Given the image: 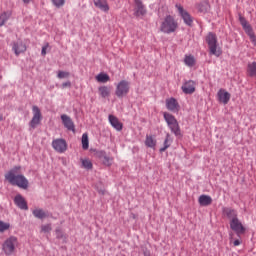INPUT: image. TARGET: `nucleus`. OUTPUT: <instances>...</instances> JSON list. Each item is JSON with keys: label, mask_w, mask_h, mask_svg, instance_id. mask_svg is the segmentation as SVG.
Instances as JSON below:
<instances>
[{"label": "nucleus", "mask_w": 256, "mask_h": 256, "mask_svg": "<svg viewBox=\"0 0 256 256\" xmlns=\"http://www.w3.org/2000/svg\"><path fill=\"white\" fill-rule=\"evenodd\" d=\"M239 21H240V24L242 25L245 33L248 35V37H250V41H252L253 44L256 45V36H255V32H253V28L251 27V24L249 22H247L245 17H243L241 15L239 16Z\"/></svg>", "instance_id": "0eeeda50"}, {"label": "nucleus", "mask_w": 256, "mask_h": 256, "mask_svg": "<svg viewBox=\"0 0 256 256\" xmlns=\"http://www.w3.org/2000/svg\"><path fill=\"white\" fill-rule=\"evenodd\" d=\"M32 214L36 219H45L47 217V213L44 212L41 208H36L32 211Z\"/></svg>", "instance_id": "c85d7f7f"}, {"label": "nucleus", "mask_w": 256, "mask_h": 256, "mask_svg": "<svg viewBox=\"0 0 256 256\" xmlns=\"http://www.w3.org/2000/svg\"><path fill=\"white\" fill-rule=\"evenodd\" d=\"M62 123L68 131H75V124L73 123V120L71 117H69L67 114L61 115Z\"/></svg>", "instance_id": "6ab92c4d"}, {"label": "nucleus", "mask_w": 256, "mask_h": 256, "mask_svg": "<svg viewBox=\"0 0 256 256\" xmlns=\"http://www.w3.org/2000/svg\"><path fill=\"white\" fill-rule=\"evenodd\" d=\"M11 224L7 222L0 221V233H5V231H8L10 229Z\"/></svg>", "instance_id": "473e14b6"}, {"label": "nucleus", "mask_w": 256, "mask_h": 256, "mask_svg": "<svg viewBox=\"0 0 256 256\" xmlns=\"http://www.w3.org/2000/svg\"><path fill=\"white\" fill-rule=\"evenodd\" d=\"M12 15H13V12L11 10L2 12L0 14V27H3V25H5V22L11 19Z\"/></svg>", "instance_id": "b1692460"}, {"label": "nucleus", "mask_w": 256, "mask_h": 256, "mask_svg": "<svg viewBox=\"0 0 256 256\" xmlns=\"http://www.w3.org/2000/svg\"><path fill=\"white\" fill-rule=\"evenodd\" d=\"M230 229H232L238 237L245 234L246 231L245 226H243V223L239 221V218L230 221Z\"/></svg>", "instance_id": "9b49d317"}, {"label": "nucleus", "mask_w": 256, "mask_h": 256, "mask_svg": "<svg viewBox=\"0 0 256 256\" xmlns=\"http://www.w3.org/2000/svg\"><path fill=\"white\" fill-rule=\"evenodd\" d=\"M134 3H135L134 15L136 17H143L147 15V8H145V5H143V2L141 0H134Z\"/></svg>", "instance_id": "f8f14e48"}, {"label": "nucleus", "mask_w": 256, "mask_h": 256, "mask_svg": "<svg viewBox=\"0 0 256 256\" xmlns=\"http://www.w3.org/2000/svg\"><path fill=\"white\" fill-rule=\"evenodd\" d=\"M82 149H84V151H87V149H89V136L87 135V133H84L82 135Z\"/></svg>", "instance_id": "7c9ffc66"}, {"label": "nucleus", "mask_w": 256, "mask_h": 256, "mask_svg": "<svg viewBox=\"0 0 256 256\" xmlns=\"http://www.w3.org/2000/svg\"><path fill=\"white\" fill-rule=\"evenodd\" d=\"M99 193H100V195H105V191H103V190H100Z\"/></svg>", "instance_id": "37998d69"}, {"label": "nucleus", "mask_w": 256, "mask_h": 256, "mask_svg": "<svg viewBox=\"0 0 256 256\" xmlns=\"http://www.w3.org/2000/svg\"><path fill=\"white\" fill-rule=\"evenodd\" d=\"M17 247H19V239L16 236H10L2 244V250L5 255H13Z\"/></svg>", "instance_id": "20e7f679"}, {"label": "nucleus", "mask_w": 256, "mask_h": 256, "mask_svg": "<svg viewBox=\"0 0 256 256\" xmlns=\"http://www.w3.org/2000/svg\"><path fill=\"white\" fill-rule=\"evenodd\" d=\"M163 115L171 132L174 133L176 137L181 136V127H179V122L177 121V118H175V116H173L169 112H164Z\"/></svg>", "instance_id": "7ed1b4c3"}, {"label": "nucleus", "mask_w": 256, "mask_h": 256, "mask_svg": "<svg viewBox=\"0 0 256 256\" xmlns=\"http://www.w3.org/2000/svg\"><path fill=\"white\" fill-rule=\"evenodd\" d=\"M12 51H14L15 55L19 57L21 53H25L27 51V46L22 41H17L12 44Z\"/></svg>", "instance_id": "dca6fc26"}, {"label": "nucleus", "mask_w": 256, "mask_h": 256, "mask_svg": "<svg viewBox=\"0 0 256 256\" xmlns=\"http://www.w3.org/2000/svg\"><path fill=\"white\" fill-rule=\"evenodd\" d=\"M233 245H234V247H239V245H241V240H235L233 242Z\"/></svg>", "instance_id": "ea45409f"}, {"label": "nucleus", "mask_w": 256, "mask_h": 256, "mask_svg": "<svg viewBox=\"0 0 256 256\" xmlns=\"http://www.w3.org/2000/svg\"><path fill=\"white\" fill-rule=\"evenodd\" d=\"M53 5L59 9V7H63L65 5V0H51Z\"/></svg>", "instance_id": "c9c22d12"}, {"label": "nucleus", "mask_w": 256, "mask_h": 256, "mask_svg": "<svg viewBox=\"0 0 256 256\" xmlns=\"http://www.w3.org/2000/svg\"><path fill=\"white\" fill-rule=\"evenodd\" d=\"M176 9L179 15L181 16V18L183 19L184 23L189 27H191V25H193V17H191V14H189L187 10H184L181 4H176Z\"/></svg>", "instance_id": "1a4fd4ad"}, {"label": "nucleus", "mask_w": 256, "mask_h": 256, "mask_svg": "<svg viewBox=\"0 0 256 256\" xmlns=\"http://www.w3.org/2000/svg\"><path fill=\"white\" fill-rule=\"evenodd\" d=\"M160 31L165 35H171L179 29V23L175 17L171 15H166L160 22Z\"/></svg>", "instance_id": "f03ea898"}, {"label": "nucleus", "mask_w": 256, "mask_h": 256, "mask_svg": "<svg viewBox=\"0 0 256 256\" xmlns=\"http://www.w3.org/2000/svg\"><path fill=\"white\" fill-rule=\"evenodd\" d=\"M47 49H49V43H46V44L42 47L41 55H43V57H45V55H47Z\"/></svg>", "instance_id": "4c0bfd02"}, {"label": "nucleus", "mask_w": 256, "mask_h": 256, "mask_svg": "<svg viewBox=\"0 0 256 256\" xmlns=\"http://www.w3.org/2000/svg\"><path fill=\"white\" fill-rule=\"evenodd\" d=\"M145 145L150 149H155V147L157 146V140H155L153 136L147 135L145 140Z\"/></svg>", "instance_id": "bb28decb"}, {"label": "nucleus", "mask_w": 256, "mask_h": 256, "mask_svg": "<svg viewBox=\"0 0 256 256\" xmlns=\"http://www.w3.org/2000/svg\"><path fill=\"white\" fill-rule=\"evenodd\" d=\"M32 113L33 117L29 123V126L31 129H37V126L41 125V119H43V116L41 115V109H39L37 106H33Z\"/></svg>", "instance_id": "6e6552de"}, {"label": "nucleus", "mask_w": 256, "mask_h": 256, "mask_svg": "<svg viewBox=\"0 0 256 256\" xmlns=\"http://www.w3.org/2000/svg\"><path fill=\"white\" fill-rule=\"evenodd\" d=\"M57 77L58 79H69V77H71V73L67 71H58Z\"/></svg>", "instance_id": "72a5a7b5"}, {"label": "nucleus", "mask_w": 256, "mask_h": 256, "mask_svg": "<svg viewBox=\"0 0 256 256\" xmlns=\"http://www.w3.org/2000/svg\"><path fill=\"white\" fill-rule=\"evenodd\" d=\"M108 119H109V123L112 125V127L114 129H116V131H122L123 130V123H121V121H119V118H117L114 115H109Z\"/></svg>", "instance_id": "aec40b11"}, {"label": "nucleus", "mask_w": 256, "mask_h": 256, "mask_svg": "<svg viewBox=\"0 0 256 256\" xmlns=\"http://www.w3.org/2000/svg\"><path fill=\"white\" fill-rule=\"evenodd\" d=\"M51 224H46L41 226L42 233H50L51 231Z\"/></svg>", "instance_id": "e433bc0d"}, {"label": "nucleus", "mask_w": 256, "mask_h": 256, "mask_svg": "<svg viewBox=\"0 0 256 256\" xmlns=\"http://www.w3.org/2000/svg\"><path fill=\"white\" fill-rule=\"evenodd\" d=\"M98 83H108L110 81V77L105 73H100L95 77Z\"/></svg>", "instance_id": "c756f323"}, {"label": "nucleus", "mask_w": 256, "mask_h": 256, "mask_svg": "<svg viewBox=\"0 0 256 256\" xmlns=\"http://www.w3.org/2000/svg\"><path fill=\"white\" fill-rule=\"evenodd\" d=\"M98 93L103 99L109 97L111 95V89L107 86H100L98 88Z\"/></svg>", "instance_id": "a878e982"}, {"label": "nucleus", "mask_w": 256, "mask_h": 256, "mask_svg": "<svg viewBox=\"0 0 256 256\" xmlns=\"http://www.w3.org/2000/svg\"><path fill=\"white\" fill-rule=\"evenodd\" d=\"M196 87H197V83H195V81L188 80V81L184 82L181 89H182L183 93H185V95H193Z\"/></svg>", "instance_id": "ddd939ff"}, {"label": "nucleus", "mask_w": 256, "mask_h": 256, "mask_svg": "<svg viewBox=\"0 0 256 256\" xmlns=\"http://www.w3.org/2000/svg\"><path fill=\"white\" fill-rule=\"evenodd\" d=\"M52 147L57 153H65L67 151V141L63 138H58L52 141Z\"/></svg>", "instance_id": "9d476101"}, {"label": "nucleus", "mask_w": 256, "mask_h": 256, "mask_svg": "<svg viewBox=\"0 0 256 256\" xmlns=\"http://www.w3.org/2000/svg\"><path fill=\"white\" fill-rule=\"evenodd\" d=\"M166 108L168 111H172V113L179 112V102H177V99L175 98H168L166 99Z\"/></svg>", "instance_id": "f3484780"}, {"label": "nucleus", "mask_w": 256, "mask_h": 256, "mask_svg": "<svg viewBox=\"0 0 256 256\" xmlns=\"http://www.w3.org/2000/svg\"><path fill=\"white\" fill-rule=\"evenodd\" d=\"M94 5L97 7V9H100V11L109 13V3L107 0H94Z\"/></svg>", "instance_id": "412c9836"}, {"label": "nucleus", "mask_w": 256, "mask_h": 256, "mask_svg": "<svg viewBox=\"0 0 256 256\" xmlns=\"http://www.w3.org/2000/svg\"><path fill=\"white\" fill-rule=\"evenodd\" d=\"M131 89V84L127 80H121L116 85L115 95L119 97V99L126 97L129 95V91Z\"/></svg>", "instance_id": "423d86ee"}, {"label": "nucleus", "mask_w": 256, "mask_h": 256, "mask_svg": "<svg viewBox=\"0 0 256 256\" xmlns=\"http://www.w3.org/2000/svg\"><path fill=\"white\" fill-rule=\"evenodd\" d=\"M222 214L224 215V217H227L228 219H230V221H234V219H238L237 210L233 208L224 207L222 209Z\"/></svg>", "instance_id": "a211bd4d"}, {"label": "nucleus", "mask_w": 256, "mask_h": 256, "mask_svg": "<svg viewBox=\"0 0 256 256\" xmlns=\"http://www.w3.org/2000/svg\"><path fill=\"white\" fill-rule=\"evenodd\" d=\"M96 156L98 157V159H100V161H102L103 165H105L106 167H111V165H113V157L108 156L107 152L98 151L96 152Z\"/></svg>", "instance_id": "4468645a"}, {"label": "nucleus", "mask_w": 256, "mask_h": 256, "mask_svg": "<svg viewBox=\"0 0 256 256\" xmlns=\"http://www.w3.org/2000/svg\"><path fill=\"white\" fill-rule=\"evenodd\" d=\"M206 42L208 43L210 55H215V57H221V49H217V35L209 33L206 36Z\"/></svg>", "instance_id": "39448f33"}, {"label": "nucleus", "mask_w": 256, "mask_h": 256, "mask_svg": "<svg viewBox=\"0 0 256 256\" xmlns=\"http://www.w3.org/2000/svg\"><path fill=\"white\" fill-rule=\"evenodd\" d=\"M5 179L10 185H14L20 189L29 188V180H27L25 175L21 174V166H14L5 174Z\"/></svg>", "instance_id": "f257e3e1"}, {"label": "nucleus", "mask_w": 256, "mask_h": 256, "mask_svg": "<svg viewBox=\"0 0 256 256\" xmlns=\"http://www.w3.org/2000/svg\"><path fill=\"white\" fill-rule=\"evenodd\" d=\"M217 97L219 103H223V105H227V103L231 101V94L225 89H220L217 93Z\"/></svg>", "instance_id": "2eb2a0df"}, {"label": "nucleus", "mask_w": 256, "mask_h": 256, "mask_svg": "<svg viewBox=\"0 0 256 256\" xmlns=\"http://www.w3.org/2000/svg\"><path fill=\"white\" fill-rule=\"evenodd\" d=\"M67 87H71V81L62 83V89H67Z\"/></svg>", "instance_id": "58836bf2"}, {"label": "nucleus", "mask_w": 256, "mask_h": 256, "mask_svg": "<svg viewBox=\"0 0 256 256\" xmlns=\"http://www.w3.org/2000/svg\"><path fill=\"white\" fill-rule=\"evenodd\" d=\"M198 203L202 207H207L213 203V198H211V196L208 195H201L198 199Z\"/></svg>", "instance_id": "5701e85b"}, {"label": "nucleus", "mask_w": 256, "mask_h": 256, "mask_svg": "<svg viewBox=\"0 0 256 256\" xmlns=\"http://www.w3.org/2000/svg\"><path fill=\"white\" fill-rule=\"evenodd\" d=\"M171 143H173V139H171V134H166V138L164 140V146L160 148V153H164V151H167L171 147Z\"/></svg>", "instance_id": "393cba45"}, {"label": "nucleus", "mask_w": 256, "mask_h": 256, "mask_svg": "<svg viewBox=\"0 0 256 256\" xmlns=\"http://www.w3.org/2000/svg\"><path fill=\"white\" fill-rule=\"evenodd\" d=\"M14 202L15 205L19 207V209H22L24 211H27V209H29V207L27 206V201H25V198H23V196L21 195H16V197L14 198Z\"/></svg>", "instance_id": "4be33fe9"}, {"label": "nucleus", "mask_w": 256, "mask_h": 256, "mask_svg": "<svg viewBox=\"0 0 256 256\" xmlns=\"http://www.w3.org/2000/svg\"><path fill=\"white\" fill-rule=\"evenodd\" d=\"M57 236L61 237V231L60 230H56Z\"/></svg>", "instance_id": "79ce46f5"}, {"label": "nucleus", "mask_w": 256, "mask_h": 256, "mask_svg": "<svg viewBox=\"0 0 256 256\" xmlns=\"http://www.w3.org/2000/svg\"><path fill=\"white\" fill-rule=\"evenodd\" d=\"M3 114H0V121H3Z\"/></svg>", "instance_id": "c03bdc74"}, {"label": "nucleus", "mask_w": 256, "mask_h": 256, "mask_svg": "<svg viewBox=\"0 0 256 256\" xmlns=\"http://www.w3.org/2000/svg\"><path fill=\"white\" fill-rule=\"evenodd\" d=\"M184 63L187 67H195V63H196L195 56L185 55Z\"/></svg>", "instance_id": "cd10ccee"}, {"label": "nucleus", "mask_w": 256, "mask_h": 256, "mask_svg": "<svg viewBox=\"0 0 256 256\" xmlns=\"http://www.w3.org/2000/svg\"><path fill=\"white\" fill-rule=\"evenodd\" d=\"M199 11L201 12V13H207V11H209V3H207V2H203V3H201L200 5H199Z\"/></svg>", "instance_id": "f704fd0d"}, {"label": "nucleus", "mask_w": 256, "mask_h": 256, "mask_svg": "<svg viewBox=\"0 0 256 256\" xmlns=\"http://www.w3.org/2000/svg\"><path fill=\"white\" fill-rule=\"evenodd\" d=\"M81 163L84 169H93V163L91 162V160L87 158L81 159Z\"/></svg>", "instance_id": "2f4dec72"}, {"label": "nucleus", "mask_w": 256, "mask_h": 256, "mask_svg": "<svg viewBox=\"0 0 256 256\" xmlns=\"http://www.w3.org/2000/svg\"><path fill=\"white\" fill-rule=\"evenodd\" d=\"M23 1V3L25 4V5H29V3L31 2V0H22Z\"/></svg>", "instance_id": "a19ab883"}]
</instances>
